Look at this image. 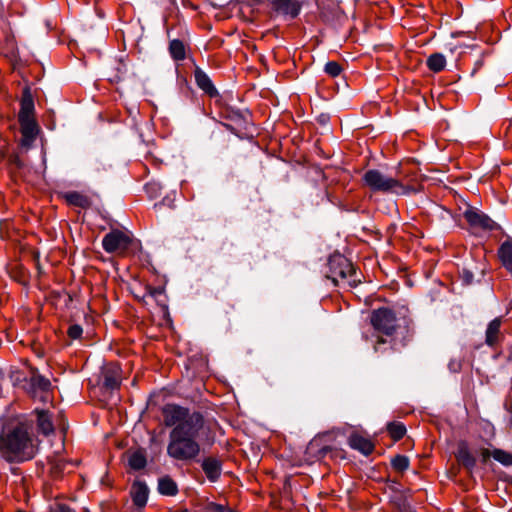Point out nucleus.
Segmentation results:
<instances>
[{
    "mask_svg": "<svg viewBox=\"0 0 512 512\" xmlns=\"http://www.w3.org/2000/svg\"><path fill=\"white\" fill-rule=\"evenodd\" d=\"M162 413L165 425L173 427L169 433L167 455L177 461L195 460L201 451L199 438L205 426L203 415L176 404L166 405Z\"/></svg>",
    "mask_w": 512,
    "mask_h": 512,
    "instance_id": "nucleus-1",
    "label": "nucleus"
},
{
    "mask_svg": "<svg viewBox=\"0 0 512 512\" xmlns=\"http://www.w3.org/2000/svg\"><path fill=\"white\" fill-rule=\"evenodd\" d=\"M39 450L34 434V420L25 416L9 421L0 434V457L9 463L33 459Z\"/></svg>",
    "mask_w": 512,
    "mask_h": 512,
    "instance_id": "nucleus-2",
    "label": "nucleus"
},
{
    "mask_svg": "<svg viewBox=\"0 0 512 512\" xmlns=\"http://www.w3.org/2000/svg\"><path fill=\"white\" fill-rule=\"evenodd\" d=\"M362 179L364 184L373 192L408 195L415 191L404 177L400 175L388 176L378 169L367 170Z\"/></svg>",
    "mask_w": 512,
    "mask_h": 512,
    "instance_id": "nucleus-3",
    "label": "nucleus"
},
{
    "mask_svg": "<svg viewBox=\"0 0 512 512\" xmlns=\"http://www.w3.org/2000/svg\"><path fill=\"white\" fill-rule=\"evenodd\" d=\"M371 324L378 332L392 336L400 328L401 319L396 316L394 310L383 307L372 312Z\"/></svg>",
    "mask_w": 512,
    "mask_h": 512,
    "instance_id": "nucleus-4",
    "label": "nucleus"
},
{
    "mask_svg": "<svg viewBox=\"0 0 512 512\" xmlns=\"http://www.w3.org/2000/svg\"><path fill=\"white\" fill-rule=\"evenodd\" d=\"M330 278L334 283H338L339 280H347L348 283H356V271L353 264L344 256L338 255L329 259Z\"/></svg>",
    "mask_w": 512,
    "mask_h": 512,
    "instance_id": "nucleus-5",
    "label": "nucleus"
},
{
    "mask_svg": "<svg viewBox=\"0 0 512 512\" xmlns=\"http://www.w3.org/2000/svg\"><path fill=\"white\" fill-rule=\"evenodd\" d=\"M131 243V236L118 229L107 233L102 240L103 249L107 253L124 254L129 249Z\"/></svg>",
    "mask_w": 512,
    "mask_h": 512,
    "instance_id": "nucleus-6",
    "label": "nucleus"
},
{
    "mask_svg": "<svg viewBox=\"0 0 512 512\" xmlns=\"http://www.w3.org/2000/svg\"><path fill=\"white\" fill-rule=\"evenodd\" d=\"M464 218L471 228L482 231H492L497 228V223L481 211L468 209L464 212Z\"/></svg>",
    "mask_w": 512,
    "mask_h": 512,
    "instance_id": "nucleus-7",
    "label": "nucleus"
},
{
    "mask_svg": "<svg viewBox=\"0 0 512 512\" xmlns=\"http://www.w3.org/2000/svg\"><path fill=\"white\" fill-rule=\"evenodd\" d=\"M272 10L291 19L296 18L302 9L301 0H268Z\"/></svg>",
    "mask_w": 512,
    "mask_h": 512,
    "instance_id": "nucleus-8",
    "label": "nucleus"
},
{
    "mask_svg": "<svg viewBox=\"0 0 512 512\" xmlns=\"http://www.w3.org/2000/svg\"><path fill=\"white\" fill-rule=\"evenodd\" d=\"M332 446L324 444L322 437L313 438L307 445L305 454L309 460H320L328 457Z\"/></svg>",
    "mask_w": 512,
    "mask_h": 512,
    "instance_id": "nucleus-9",
    "label": "nucleus"
},
{
    "mask_svg": "<svg viewBox=\"0 0 512 512\" xmlns=\"http://www.w3.org/2000/svg\"><path fill=\"white\" fill-rule=\"evenodd\" d=\"M121 368L116 363H109L103 369V386L107 390L113 391L120 387Z\"/></svg>",
    "mask_w": 512,
    "mask_h": 512,
    "instance_id": "nucleus-10",
    "label": "nucleus"
},
{
    "mask_svg": "<svg viewBox=\"0 0 512 512\" xmlns=\"http://www.w3.org/2000/svg\"><path fill=\"white\" fill-rule=\"evenodd\" d=\"M27 417L32 418L34 424L37 423V429L43 435L48 436L54 432L52 418L47 410L35 409L33 413Z\"/></svg>",
    "mask_w": 512,
    "mask_h": 512,
    "instance_id": "nucleus-11",
    "label": "nucleus"
},
{
    "mask_svg": "<svg viewBox=\"0 0 512 512\" xmlns=\"http://www.w3.org/2000/svg\"><path fill=\"white\" fill-rule=\"evenodd\" d=\"M19 123L22 134L21 145L24 147H29L31 143L35 140L39 131L37 122L35 118H33L19 120Z\"/></svg>",
    "mask_w": 512,
    "mask_h": 512,
    "instance_id": "nucleus-12",
    "label": "nucleus"
},
{
    "mask_svg": "<svg viewBox=\"0 0 512 512\" xmlns=\"http://www.w3.org/2000/svg\"><path fill=\"white\" fill-rule=\"evenodd\" d=\"M201 467L210 482L218 481L222 473V462L218 458H204Z\"/></svg>",
    "mask_w": 512,
    "mask_h": 512,
    "instance_id": "nucleus-13",
    "label": "nucleus"
},
{
    "mask_svg": "<svg viewBox=\"0 0 512 512\" xmlns=\"http://www.w3.org/2000/svg\"><path fill=\"white\" fill-rule=\"evenodd\" d=\"M502 317H497L489 322L485 332V343L490 347H495L501 339L503 334L501 332Z\"/></svg>",
    "mask_w": 512,
    "mask_h": 512,
    "instance_id": "nucleus-14",
    "label": "nucleus"
},
{
    "mask_svg": "<svg viewBox=\"0 0 512 512\" xmlns=\"http://www.w3.org/2000/svg\"><path fill=\"white\" fill-rule=\"evenodd\" d=\"M149 489L145 482L135 481L130 489V495L134 505L144 507L147 504Z\"/></svg>",
    "mask_w": 512,
    "mask_h": 512,
    "instance_id": "nucleus-15",
    "label": "nucleus"
},
{
    "mask_svg": "<svg viewBox=\"0 0 512 512\" xmlns=\"http://www.w3.org/2000/svg\"><path fill=\"white\" fill-rule=\"evenodd\" d=\"M348 444L351 448L358 450L364 455H369L374 450L372 441L358 433H352L348 438Z\"/></svg>",
    "mask_w": 512,
    "mask_h": 512,
    "instance_id": "nucleus-16",
    "label": "nucleus"
},
{
    "mask_svg": "<svg viewBox=\"0 0 512 512\" xmlns=\"http://www.w3.org/2000/svg\"><path fill=\"white\" fill-rule=\"evenodd\" d=\"M456 458L458 462L463 465L469 472L476 466V458L471 454L468 445L461 442L458 446Z\"/></svg>",
    "mask_w": 512,
    "mask_h": 512,
    "instance_id": "nucleus-17",
    "label": "nucleus"
},
{
    "mask_svg": "<svg viewBox=\"0 0 512 512\" xmlns=\"http://www.w3.org/2000/svg\"><path fill=\"white\" fill-rule=\"evenodd\" d=\"M34 116V100L28 90H25L22 99L21 107L18 114V120L33 119Z\"/></svg>",
    "mask_w": 512,
    "mask_h": 512,
    "instance_id": "nucleus-18",
    "label": "nucleus"
},
{
    "mask_svg": "<svg viewBox=\"0 0 512 512\" xmlns=\"http://www.w3.org/2000/svg\"><path fill=\"white\" fill-rule=\"evenodd\" d=\"M158 492L163 496H175L178 494L177 483L168 475L160 477L158 479Z\"/></svg>",
    "mask_w": 512,
    "mask_h": 512,
    "instance_id": "nucleus-19",
    "label": "nucleus"
},
{
    "mask_svg": "<svg viewBox=\"0 0 512 512\" xmlns=\"http://www.w3.org/2000/svg\"><path fill=\"white\" fill-rule=\"evenodd\" d=\"M195 81L200 89H202L204 92L209 94L210 96H213L217 93L215 87L213 86L210 78L208 75L203 72L201 69L196 68L194 72Z\"/></svg>",
    "mask_w": 512,
    "mask_h": 512,
    "instance_id": "nucleus-20",
    "label": "nucleus"
},
{
    "mask_svg": "<svg viewBox=\"0 0 512 512\" xmlns=\"http://www.w3.org/2000/svg\"><path fill=\"white\" fill-rule=\"evenodd\" d=\"M498 257L502 265L512 272V240L504 241L498 250Z\"/></svg>",
    "mask_w": 512,
    "mask_h": 512,
    "instance_id": "nucleus-21",
    "label": "nucleus"
},
{
    "mask_svg": "<svg viewBox=\"0 0 512 512\" xmlns=\"http://www.w3.org/2000/svg\"><path fill=\"white\" fill-rule=\"evenodd\" d=\"M65 199L69 204L80 208H88L91 205L89 197L79 192H68L65 194Z\"/></svg>",
    "mask_w": 512,
    "mask_h": 512,
    "instance_id": "nucleus-22",
    "label": "nucleus"
},
{
    "mask_svg": "<svg viewBox=\"0 0 512 512\" xmlns=\"http://www.w3.org/2000/svg\"><path fill=\"white\" fill-rule=\"evenodd\" d=\"M169 52L171 57L176 61H182L186 57V49L184 43L179 39H174L169 43Z\"/></svg>",
    "mask_w": 512,
    "mask_h": 512,
    "instance_id": "nucleus-23",
    "label": "nucleus"
},
{
    "mask_svg": "<svg viewBox=\"0 0 512 512\" xmlns=\"http://www.w3.org/2000/svg\"><path fill=\"white\" fill-rule=\"evenodd\" d=\"M30 384L34 390H40L41 392H47L51 387L50 380L37 372L32 373Z\"/></svg>",
    "mask_w": 512,
    "mask_h": 512,
    "instance_id": "nucleus-24",
    "label": "nucleus"
},
{
    "mask_svg": "<svg viewBox=\"0 0 512 512\" xmlns=\"http://www.w3.org/2000/svg\"><path fill=\"white\" fill-rule=\"evenodd\" d=\"M427 66L435 73L440 72L446 66V59L441 53H434L428 57Z\"/></svg>",
    "mask_w": 512,
    "mask_h": 512,
    "instance_id": "nucleus-25",
    "label": "nucleus"
},
{
    "mask_svg": "<svg viewBox=\"0 0 512 512\" xmlns=\"http://www.w3.org/2000/svg\"><path fill=\"white\" fill-rule=\"evenodd\" d=\"M128 462H129V466L133 470H141L147 464L146 456H145L144 452H142V451H135V452L131 453L129 455Z\"/></svg>",
    "mask_w": 512,
    "mask_h": 512,
    "instance_id": "nucleus-26",
    "label": "nucleus"
},
{
    "mask_svg": "<svg viewBox=\"0 0 512 512\" xmlns=\"http://www.w3.org/2000/svg\"><path fill=\"white\" fill-rule=\"evenodd\" d=\"M387 430L390 434V436L395 440L398 441L402 439L406 433V427L404 424L400 422H391L387 425Z\"/></svg>",
    "mask_w": 512,
    "mask_h": 512,
    "instance_id": "nucleus-27",
    "label": "nucleus"
},
{
    "mask_svg": "<svg viewBox=\"0 0 512 512\" xmlns=\"http://www.w3.org/2000/svg\"><path fill=\"white\" fill-rule=\"evenodd\" d=\"M391 466L394 470L403 472L409 467V459L404 455H396L391 460Z\"/></svg>",
    "mask_w": 512,
    "mask_h": 512,
    "instance_id": "nucleus-28",
    "label": "nucleus"
},
{
    "mask_svg": "<svg viewBox=\"0 0 512 512\" xmlns=\"http://www.w3.org/2000/svg\"><path fill=\"white\" fill-rule=\"evenodd\" d=\"M492 457L505 466L512 465V455L501 449H494Z\"/></svg>",
    "mask_w": 512,
    "mask_h": 512,
    "instance_id": "nucleus-29",
    "label": "nucleus"
},
{
    "mask_svg": "<svg viewBox=\"0 0 512 512\" xmlns=\"http://www.w3.org/2000/svg\"><path fill=\"white\" fill-rule=\"evenodd\" d=\"M342 70V66L336 61H329L326 63L324 67L325 73H327L331 77L339 76Z\"/></svg>",
    "mask_w": 512,
    "mask_h": 512,
    "instance_id": "nucleus-30",
    "label": "nucleus"
},
{
    "mask_svg": "<svg viewBox=\"0 0 512 512\" xmlns=\"http://www.w3.org/2000/svg\"><path fill=\"white\" fill-rule=\"evenodd\" d=\"M51 512H75V510L64 502L56 501L50 505Z\"/></svg>",
    "mask_w": 512,
    "mask_h": 512,
    "instance_id": "nucleus-31",
    "label": "nucleus"
},
{
    "mask_svg": "<svg viewBox=\"0 0 512 512\" xmlns=\"http://www.w3.org/2000/svg\"><path fill=\"white\" fill-rule=\"evenodd\" d=\"M83 329L80 325L74 324L68 328V336L71 339H78L81 337Z\"/></svg>",
    "mask_w": 512,
    "mask_h": 512,
    "instance_id": "nucleus-32",
    "label": "nucleus"
},
{
    "mask_svg": "<svg viewBox=\"0 0 512 512\" xmlns=\"http://www.w3.org/2000/svg\"><path fill=\"white\" fill-rule=\"evenodd\" d=\"M164 293V289L162 287H152L147 286L146 287V295L158 299L159 296H161Z\"/></svg>",
    "mask_w": 512,
    "mask_h": 512,
    "instance_id": "nucleus-33",
    "label": "nucleus"
},
{
    "mask_svg": "<svg viewBox=\"0 0 512 512\" xmlns=\"http://www.w3.org/2000/svg\"><path fill=\"white\" fill-rule=\"evenodd\" d=\"M65 468V463L62 460L57 461L51 467V473L55 477H59Z\"/></svg>",
    "mask_w": 512,
    "mask_h": 512,
    "instance_id": "nucleus-34",
    "label": "nucleus"
},
{
    "mask_svg": "<svg viewBox=\"0 0 512 512\" xmlns=\"http://www.w3.org/2000/svg\"><path fill=\"white\" fill-rule=\"evenodd\" d=\"M328 457L331 458V459H336V458L344 459L345 458V452L342 449H339V448H336V447H332V451H330L328 453Z\"/></svg>",
    "mask_w": 512,
    "mask_h": 512,
    "instance_id": "nucleus-35",
    "label": "nucleus"
},
{
    "mask_svg": "<svg viewBox=\"0 0 512 512\" xmlns=\"http://www.w3.org/2000/svg\"><path fill=\"white\" fill-rule=\"evenodd\" d=\"M9 163L15 166L16 168H22L24 165V162L16 154H12L9 156Z\"/></svg>",
    "mask_w": 512,
    "mask_h": 512,
    "instance_id": "nucleus-36",
    "label": "nucleus"
},
{
    "mask_svg": "<svg viewBox=\"0 0 512 512\" xmlns=\"http://www.w3.org/2000/svg\"><path fill=\"white\" fill-rule=\"evenodd\" d=\"M232 0H209L212 6L214 7H224L228 5Z\"/></svg>",
    "mask_w": 512,
    "mask_h": 512,
    "instance_id": "nucleus-37",
    "label": "nucleus"
},
{
    "mask_svg": "<svg viewBox=\"0 0 512 512\" xmlns=\"http://www.w3.org/2000/svg\"><path fill=\"white\" fill-rule=\"evenodd\" d=\"M491 456L492 452H490L488 449H482L481 457L483 462H486Z\"/></svg>",
    "mask_w": 512,
    "mask_h": 512,
    "instance_id": "nucleus-38",
    "label": "nucleus"
},
{
    "mask_svg": "<svg viewBox=\"0 0 512 512\" xmlns=\"http://www.w3.org/2000/svg\"><path fill=\"white\" fill-rule=\"evenodd\" d=\"M504 408L507 412H509L510 414H512V399L511 398H507L505 401H504Z\"/></svg>",
    "mask_w": 512,
    "mask_h": 512,
    "instance_id": "nucleus-39",
    "label": "nucleus"
},
{
    "mask_svg": "<svg viewBox=\"0 0 512 512\" xmlns=\"http://www.w3.org/2000/svg\"><path fill=\"white\" fill-rule=\"evenodd\" d=\"M214 510H215L216 512H225V511H226V509L224 508V506L219 505V504H215V505H214ZM230 511H231L230 509H228V510H227V512H230Z\"/></svg>",
    "mask_w": 512,
    "mask_h": 512,
    "instance_id": "nucleus-40",
    "label": "nucleus"
},
{
    "mask_svg": "<svg viewBox=\"0 0 512 512\" xmlns=\"http://www.w3.org/2000/svg\"><path fill=\"white\" fill-rule=\"evenodd\" d=\"M463 275H464V277H465V279H466L467 283H470V282L472 281V277H473V275H472L470 272H468V271H464V272H463Z\"/></svg>",
    "mask_w": 512,
    "mask_h": 512,
    "instance_id": "nucleus-41",
    "label": "nucleus"
},
{
    "mask_svg": "<svg viewBox=\"0 0 512 512\" xmlns=\"http://www.w3.org/2000/svg\"><path fill=\"white\" fill-rule=\"evenodd\" d=\"M385 341L381 338L378 340L377 345L384 343Z\"/></svg>",
    "mask_w": 512,
    "mask_h": 512,
    "instance_id": "nucleus-42",
    "label": "nucleus"
},
{
    "mask_svg": "<svg viewBox=\"0 0 512 512\" xmlns=\"http://www.w3.org/2000/svg\"><path fill=\"white\" fill-rule=\"evenodd\" d=\"M510 425L512 426V414H510Z\"/></svg>",
    "mask_w": 512,
    "mask_h": 512,
    "instance_id": "nucleus-43",
    "label": "nucleus"
},
{
    "mask_svg": "<svg viewBox=\"0 0 512 512\" xmlns=\"http://www.w3.org/2000/svg\"><path fill=\"white\" fill-rule=\"evenodd\" d=\"M2 376H3V375H2V372L0 371V379L2 378Z\"/></svg>",
    "mask_w": 512,
    "mask_h": 512,
    "instance_id": "nucleus-44",
    "label": "nucleus"
},
{
    "mask_svg": "<svg viewBox=\"0 0 512 512\" xmlns=\"http://www.w3.org/2000/svg\"><path fill=\"white\" fill-rule=\"evenodd\" d=\"M17 512H24V511L19 510V511H17Z\"/></svg>",
    "mask_w": 512,
    "mask_h": 512,
    "instance_id": "nucleus-45",
    "label": "nucleus"
}]
</instances>
